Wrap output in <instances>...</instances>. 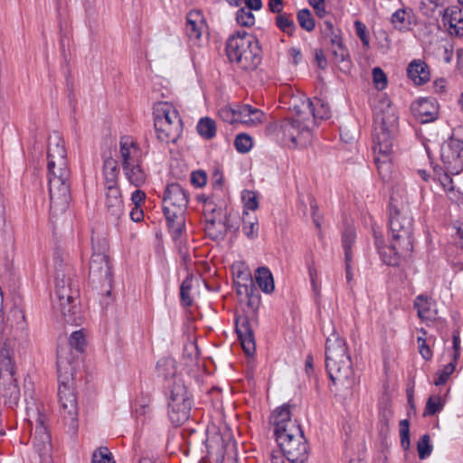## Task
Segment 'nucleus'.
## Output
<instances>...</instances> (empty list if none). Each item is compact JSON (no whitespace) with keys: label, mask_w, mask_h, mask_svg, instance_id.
<instances>
[{"label":"nucleus","mask_w":463,"mask_h":463,"mask_svg":"<svg viewBox=\"0 0 463 463\" xmlns=\"http://www.w3.org/2000/svg\"><path fill=\"white\" fill-rule=\"evenodd\" d=\"M105 205L108 212L116 219H119L124 213V203L118 186L105 188Z\"/></svg>","instance_id":"obj_21"},{"label":"nucleus","mask_w":463,"mask_h":463,"mask_svg":"<svg viewBox=\"0 0 463 463\" xmlns=\"http://www.w3.org/2000/svg\"><path fill=\"white\" fill-rule=\"evenodd\" d=\"M0 387L5 402L10 405L16 404L20 396V390L17 386L16 380L11 378V380L0 381Z\"/></svg>","instance_id":"obj_29"},{"label":"nucleus","mask_w":463,"mask_h":463,"mask_svg":"<svg viewBox=\"0 0 463 463\" xmlns=\"http://www.w3.org/2000/svg\"><path fill=\"white\" fill-rule=\"evenodd\" d=\"M461 16L462 11L458 6L448 7L444 10L442 21L445 25L449 24L452 31Z\"/></svg>","instance_id":"obj_38"},{"label":"nucleus","mask_w":463,"mask_h":463,"mask_svg":"<svg viewBox=\"0 0 463 463\" xmlns=\"http://www.w3.org/2000/svg\"><path fill=\"white\" fill-rule=\"evenodd\" d=\"M298 22L299 25L306 31L311 32L315 28V20L308 9H302L298 12Z\"/></svg>","instance_id":"obj_42"},{"label":"nucleus","mask_w":463,"mask_h":463,"mask_svg":"<svg viewBox=\"0 0 463 463\" xmlns=\"http://www.w3.org/2000/svg\"><path fill=\"white\" fill-rule=\"evenodd\" d=\"M206 24L199 10H192L186 15V34L190 40H199Z\"/></svg>","instance_id":"obj_23"},{"label":"nucleus","mask_w":463,"mask_h":463,"mask_svg":"<svg viewBox=\"0 0 463 463\" xmlns=\"http://www.w3.org/2000/svg\"><path fill=\"white\" fill-rule=\"evenodd\" d=\"M196 128L198 134L205 139H212L216 135L215 121L208 117L201 118Z\"/></svg>","instance_id":"obj_35"},{"label":"nucleus","mask_w":463,"mask_h":463,"mask_svg":"<svg viewBox=\"0 0 463 463\" xmlns=\"http://www.w3.org/2000/svg\"><path fill=\"white\" fill-rule=\"evenodd\" d=\"M92 463H115L107 447H100L92 455Z\"/></svg>","instance_id":"obj_47"},{"label":"nucleus","mask_w":463,"mask_h":463,"mask_svg":"<svg viewBox=\"0 0 463 463\" xmlns=\"http://www.w3.org/2000/svg\"><path fill=\"white\" fill-rule=\"evenodd\" d=\"M407 74L417 85H422L430 80L429 68L420 60H414L409 64Z\"/></svg>","instance_id":"obj_24"},{"label":"nucleus","mask_w":463,"mask_h":463,"mask_svg":"<svg viewBox=\"0 0 463 463\" xmlns=\"http://www.w3.org/2000/svg\"><path fill=\"white\" fill-rule=\"evenodd\" d=\"M439 182L446 191H453L454 190L453 180L448 174H446V173L443 174L439 177Z\"/></svg>","instance_id":"obj_62"},{"label":"nucleus","mask_w":463,"mask_h":463,"mask_svg":"<svg viewBox=\"0 0 463 463\" xmlns=\"http://www.w3.org/2000/svg\"><path fill=\"white\" fill-rule=\"evenodd\" d=\"M14 375V367L9 350L3 348L0 354V381L11 380Z\"/></svg>","instance_id":"obj_33"},{"label":"nucleus","mask_w":463,"mask_h":463,"mask_svg":"<svg viewBox=\"0 0 463 463\" xmlns=\"http://www.w3.org/2000/svg\"><path fill=\"white\" fill-rule=\"evenodd\" d=\"M283 456L289 463H306L308 458L307 440L300 425L289 424L288 432L276 438Z\"/></svg>","instance_id":"obj_9"},{"label":"nucleus","mask_w":463,"mask_h":463,"mask_svg":"<svg viewBox=\"0 0 463 463\" xmlns=\"http://www.w3.org/2000/svg\"><path fill=\"white\" fill-rule=\"evenodd\" d=\"M226 53L231 62L246 71L256 70L261 61L258 39L246 32H238L228 39Z\"/></svg>","instance_id":"obj_6"},{"label":"nucleus","mask_w":463,"mask_h":463,"mask_svg":"<svg viewBox=\"0 0 463 463\" xmlns=\"http://www.w3.org/2000/svg\"><path fill=\"white\" fill-rule=\"evenodd\" d=\"M414 116L421 122L427 123L436 119L438 109L430 99H420L411 105Z\"/></svg>","instance_id":"obj_22"},{"label":"nucleus","mask_w":463,"mask_h":463,"mask_svg":"<svg viewBox=\"0 0 463 463\" xmlns=\"http://www.w3.org/2000/svg\"><path fill=\"white\" fill-rule=\"evenodd\" d=\"M241 199L245 208L243 211V215H248L246 210L255 211L259 208L258 195L255 192L250 190L243 191Z\"/></svg>","instance_id":"obj_39"},{"label":"nucleus","mask_w":463,"mask_h":463,"mask_svg":"<svg viewBox=\"0 0 463 463\" xmlns=\"http://www.w3.org/2000/svg\"><path fill=\"white\" fill-rule=\"evenodd\" d=\"M255 111H260V109L251 107L250 105H242L235 108L236 122H240L245 116H252Z\"/></svg>","instance_id":"obj_53"},{"label":"nucleus","mask_w":463,"mask_h":463,"mask_svg":"<svg viewBox=\"0 0 463 463\" xmlns=\"http://www.w3.org/2000/svg\"><path fill=\"white\" fill-rule=\"evenodd\" d=\"M119 173V168L118 166V162L111 158H106L103 162V175H104V187L108 188L110 186H118V176Z\"/></svg>","instance_id":"obj_27"},{"label":"nucleus","mask_w":463,"mask_h":463,"mask_svg":"<svg viewBox=\"0 0 463 463\" xmlns=\"http://www.w3.org/2000/svg\"><path fill=\"white\" fill-rule=\"evenodd\" d=\"M269 422L274 426V435L276 438L288 432L290 423L298 425L297 421L291 420L288 405H283L275 410L270 416Z\"/></svg>","instance_id":"obj_19"},{"label":"nucleus","mask_w":463,"mask_h":463,"mask_svg":"<svg viewBox=\"0 0 463 463\" xmlns=\"http://www.w3.org/2000/svg\"><path fill=\"white\" fill-rule=\"evenodd\" d=\"M171 368L174 370V362L170 359H162L157 363L156 369L160 374H163L165 378L169 374H174V372L165 373V369Z\"/></svg>","instance_id":"obj_59"},{"label":"nucleus","mask_w":463,"mask_h":463,"mask_svg":"<svg viewBox=\"0 0 463 463\" xmlns=\"http://www.w3.org/2000/svg\"><path fill=\"white\" fill-rule=\"evenodd\" d=\"M154 118L159 119L162 118V121H166L167 123H172L174 121V117L175 118H180V116L177 110L167 102H157L154 106Z\"/></svg>","instance_id":"obj_31"},{"label":"nucleus","mask_w":463,"mask_h":463,"mask_svg":"<svg viewBox=\"0 0 463 463\" xmlns=\"http://www.w3.org/2000/svg\"><path fill=\"white\" fill-rule=\"evenodd\" d=\"M455 363H449L446 364L441 370L437 372L436 379L434 380V384L436 386L443 385L447 383L449 376L453 373L455 371Z\"/></svg>","instance_id":"obj_46"},{"label":"nucleus","mask_w":463,"mask_h":463,"mask_svg":"<svg viewBox=\"0 0 463 463\" xmlns=\"http://www.w3.org/2000/svg\"><path fill=\"white\" fill-rule=\"evenodd\" d=\"M188 195L177 183H172L165 188L163 197V207L187 208Z\"/></svg>","instance_id":"obj_17"},{"label":"nucleus","mask_w":463,"mask_h":463,"mask_svg":"<svg viewBox=\"0 0 463 463\" xmlns=\"http://www.w3.org/2000/svg\"><path fill=\"white\" fill-rule=\"evenodd\" d=\"M234 146L239 152L247 153L252 146V139L245 133L239 134L234 140Z\"/></svg>","instance_id":"obj_50"},{"label":"nucleus","mask_w":463,"mask_h":463,"mask_svg":"<svg viewBox=\"0 0 463 463\" xmlns=\"http://www.w3.org/2000/svg\"><path fill=\"white\" fill-rule=\"evenodd\" d=\"M85 345H86L85 335H84L82 330H79V331L73 332L71 335L69 345H66L64 346H59L58 350H60L61 348H65V347L70 348L71 351V355L73 357V364H75V355H74V352L72 349L74 348L77 352L81 353L84 349ZM59 351H57V353Z\"/></svg>","instance_id":"obj_34"},{"label":"nucleus","mask_w":463,"mask_h":463,"mask_svg":"<svg viewBox=\"0 0 463 463\" xmlns=\"http://www.w3.org/2000/svg\"><path fill=\"white\" fill-rule=\"evenodd\" d=\"M219 116L225 122H228L231 124H233L236 122L235 109H232L229 107L222 108L219 110Z\"/></svg>","instance_id":"obj_55"},{"label":"nucleus","mask_w":463,"mask_h":463,"mask_svg":"<svg viewBox=\"0 0 463 463\" xmlns=\"http://www.w3.org/2000/svg\"><path fill=\"white\" fill-rule=\"evenodd\" d=\"M417 342L419 344V352L423 359L429 361L432 357V352L430 346L426 344V339L423 336H419L417 338Z\"/></svg>","instance_id":"obj_56"},{"label":"nucleus","mask_w":463,"mask_h":463,"mask_svg":"<svg viewBox=\"0 0 463 463\" xmlns=\"http://www.w3.org/2000/svg\"><path fill=\"white\" fill-rule=\"evenodd\" d=\"M34 432L32 437V444L37 453L40 463H52V440L51 435L45 425L46 416L36 409Z\"/></svg>","instance_id":"obj_11"},{"label":"nucleus","mask_w":463,"mask_h":463,"mask_svg":"<svg viewBox=\"0 0 463 463\" xmlns=\"http://www.w3.org/2000/svg\"><path fill=\"white\" fill-rule=\"evenodd\" d=\"M191 395L182 380L175 381L168 395V415L173 424L178 426L190 417Z\"/></svg>","instance_id":"obj_10"},{"label":"nucleus","mask_w":463,"mask_h":463,"mask_svg":"<svg viewBox=\"0 0 463 463\" xmlns=\"http://www.w3.org/2000/svg\"><path fill=\"white\" fill-rule=\"evenodd\" d=\"M119 158L122 168L142 162V153L138 145L130 137H122L119 141Z\"/></svg>","instance_id":"obj_15"},{"label":"nucleus","mask_w":463,"mask_h":463,"mask_svg":"<svg viewBox=\"0 0 463 463\" xmlns=\"http://www.w3.org/2000/svg\"><path fill=\"white\" fill-rule=\"evenodd\" d=\"M11 316L18 319L15 330L14 332V339H19L23 337L25 330V317L24 313L20 309H14L11 312Z\"/></svg>","instance_id":"obj_45"},{"label":"nucleus","mask_w":463,"mask_h":463,"mask_svg":"<svg viewBox=\"0 0 463 463\" xmlns=\"http://www.w3.org/2000/svg\"><path fill=\"white\" fill-rule=\"evenodd\" d=\"M254 113L252 116H245V118H242L240 122L249 126H257L261 123L264 118V113L262 111H255Z\"/></svg>","instance_id":"obj_57"},{"label":"nucleus","mask_w":463,"mask_h":463,"mask_svg":"<svg viewBox=\"0 0 463 463\" xmlns=\"http://www.w3.org/2000/svg\"><path fill=\"white\" fill-rule=\"evenodd\" d=\"M355 232L351 227L346 228L342 235V243L345 250V262L352 260V245L354 243Z\"/></svg>","instance_id":"obj_36"},{"label":"nucleus","mask_w":463,"mask_h":463,"mask_svg":"<svg viewBox=\"0 0 463 463\" xmlns=\"http://www.w3.org/2000/svg\"><path fill=\"white\" fill-rule=\"evenodd\" d=\"M186 208H171L163 207V212L165 216L167 225L173 233V238L176 241L185 225L184 213Z\"/></svg>","instance_id":"obj_20"},{"label":"nucleus","mask_w":463,"mask_h":463,"mask_svg":"<svg viewBox=\"0 0 463 463\" xmlns=\"http://www.w3.org/2000/svg\"><path fill=\"white\" fill-rule=\"evenodd\" d=\"M151 397L148 394L141 393L138 396L134 404L133 411L137 418L145 416L150 411Z\"/></svg>","instance_id":"obj_37"},{"label":"nucleus","mask_w":463,"mask_h":463,"mask_svg":"<svg viewBox=\"0 0 463 463\" xmlns=\"http://www.w3.org/2000/svg\"><path fill=\"white\" fill-rule=\"evenodd\" d=\"M414 307L418 311V316L421 319H429L430 318V306L428 302L427 298L423 296H418L414 301Z\"/></svg>","instance_id":"obj_44"},{"label":"nucleus","mask_w":463,"mask_h":463,"mask_svg":"<svg viewBox=\"0 0 463 463\" xmlns=\"http://www.w3.org/2000/svg\"><path fill=\"white\" fill-rule=\"evenodd\" d=\"M204 230L206 234L213 240H219L224 237V225L222 219H219L218 222H211L210 224H205Z\"/></svg>","instance_id":"obj_41"},{"label":"nucleus","mask_w":463,"mask_h":463,"mask_svg":"<svg viewBox=\"0 0 463 463\" xmlns=\"http://www.w3.org/2000/svg\"><path fill=\"white\" fill-rule=\"evenodd\" d=\"M412 19V11L411 9L402 8L392 14L391 23L395 29L404 31L410 28Z\"/></svg>","instance_id":"obj_32"},{"label":"nucleus","mask_w":463,"mask_h":463,"mask_svg":"<svg viewBox=\"0 0 463 463\" xmlns=\"http://www.w3.org/2000/svg\"><path fill=\"white\" fill-rule=\"evenodd\" d=\"M242 231L248 239L253 240L258 237L259 233V222L257 217L246 220L243 218Z\"/></svg>","instance_id":"obj_43"},{"label":"nucleus","mask_w":463,"mask_h":463,"mask_svg":"<svg viewBox=\"0 0 463 463\" xmlns=\"http://www.w3.org/2000/svg\"><path fill=\"white\" fill-rule=\"evenodd\" d=\"M122 169L125 176L131 184L139 187L145 184L146 175L141 167V163L126 165Z\"/></svg>","instance_id":"obj_28"},{"label":"nucleus","mask_w":463,"mask_h":463,"mask_svg":"<svg viewBox=\"0 0 463 463\" xmlns=\"http://www.w3.org/2000/svg\"><path fill=\"white\" fill-rule=\"evenodd\" d=\"M315 56H316V61H317V66L320 69L325 70L326 68L327 61H326V56L324 54L323 50L322 49H316Z\"/></svg>","instance_id":"obj_61"},{"label":"nucleus","mask_w":463,"mask_h":463,"mask_svg":"<svg viewBox=\"0 0 463 463\" xmlns=\"http://www.w3.org/2000/svg\"><path fill=\"white\" fill-rule=\"evenodd\" d=\"M441 159L451 174H458L463 169V140L451 137L442 147Z\"/></svg>","instance_id":"obj_13"},{"label":"nucleus","mask_w":463,"mask_h":463,"mask_svg":"<svg viewBox=\"0 0 463 463\" xmlns=\"http://www.w3.org/2000/svg\"><path fill=\"white\" fill-rule=\"evenodd\" d=\"M440 407H441L440 397L430 396V397H429V399L426 402L425 411H424L423 415L424 416L434 415L440 410Z\"/></svg>","instance_id":"obj_51"},{"label":"nucleus","mask_w":463,"mask_h":463,"mask_svg":"<svg viewBox=\"0 0 463 463\" xmlns=\"http://www.w3.org/2000/svg\"><path fill=\"white\" fill-rule=\"evenodd\" d=\"M354 27L356 31V34L361 39L364 45L368 46L369 45V37L366 33V26L360 21L354 22Z\"/></svg>","instance_id":"obj_58"},{"label":"nucleus","mask_w":463,"mask_h":463,"mask_svg":"<svg viewBox=\"0 0 463 463\" xmlns=\"http://www.w3.org/2000/svg\"><path fill=\"white\" fill-rule=\"evenodd\" d=\"M430 438L428 434L423 435L417 444V449L419 453V458L420 459H425L428 458L431 451L432 446L430 445Z\"/></svg>","instance_id":"obj_49"},{"label":"nucleus","mask_w":463,"mask_h":463,"mask_svg":"<svg viewBox=\"0 0 463 463\" xmlns=\"http://www.w3.org/2000/svg\"><path fill=\"white\" fill-rule=\"evenodd\" d=\"M236 333L241 341L243 351L251 355L256 350L255 338L249 318L241 317L236 319Z\"/></svg>","instance_id":"obj_16"},{"label":"nucleus","mask_w":463,"mask_h":463,"mask_svg":"<svg viewBox=\"0 0 463 463\" xmlns=\"http://www.w3.org/2000/svg\"><path fill=\"white\" fill-rule=\"evenodd\" d=\"M206 175L203 171H195L191 174V182L196 187H203L206 184Z\"/></svg>","instance_id":"obj_60"},{"label":"nucleus","mask_w":463,"mask_h":463,"mask_svg":"<svg viewBox=\"0 0 463 463\" xmlns=\"http://www.w3.org/2000/svg\"><path fill=\"white\" fill-rule=\"evenodd\" d=\"M255 281L263 292H273L275 288L274 279L270 270L268 268L260 267L256 269Z\"/></svg>","instance_id":"obj_30"},{"label":"nucleus","mask_w":463,"mask_h":463,"mask_svg":"<svg viewBox=\"0 0 463 463\" xmlns=\"http://www.w3.org/2000/svg\"><path fill=\"white\" fill-rule=\"evenodd\" d=\"M190 290H191V283L188 279H186L182 283L181 288H180V296H181L182 302L186 307L192 305Z\"/></svg>","instance_id":"obj_54"},{"label":"nucleus","mask_w":463,"mask_h":463,"mask_svg":"<svg viewBox=\"0 0 463 463\" xmlns=\"http://www.w3.org/2000/svg\"><path fill=\"white\" fill-rule=\"evenodd\" d=\"M146 194L141 190H136L131 196L132 203L135 206L140 207V204L144 202Z\"/></svg>","instance_id":"obj_64"},{"label":"nucleus","mask_w":463,"mask_h":463,"mask_svg":"<svg viewBox=\"0 0 463 463\" xmlns=\"http://www.w3.org/2000/svg\"><path fill=\"white\" fill-rule=\"evenodd\" d=\"M93 253L90 262L89 279L91 283H99L107 288L105 294L110 295L112 288V271L107 251L109 244L106 239H92Z\"/></svg>","instance_id":"obj_8"},{"label":"nucleus","mask_w":463,"mask_h":463,"mask_svg":"<svg viewBox=\"0 0 463 463\" xmlns=\"http://www.w3.org/2000/svg\"><path fill=\"white\" fill-rule=\"evenodd\" d=\"M276 24L282 32L289 35H292L296 29L293 20L288 14H279L276 17Z\"/></svg>","instance_id":"obj_40"},{"label":"nucleus","mask_w":463,"mask_h":463,"mask_svg":"<svg viewBox=\"0 0 463 463\" xmlns=\"http://www.w3.org/2000/svg\"><path fill=\"white\" fill-rule=\"evenodd\" d=\"M307 117L312 119V123L316 118L327 119L331 117V109L326 102L321 99H316L315 101L310 99L307 102Z\"/></svg>","instance_id":"obj_26"},{"label":"nucleus","mask_w":463,"mask_h":463,"mask_svg":"<svg viewBox=\"0 0 463 463\" xmlns=\"http://www.w3.org/2000/svg\"><path fill=\"white\" fill-rule=\"evenodd\" d=\"M185 353L191 359H197L200 355L198 346L195 343H190L185 346Z\"/></svg>","instance_id":"obj_63"},{"label":"nucleus","mask_w":463,"mask_h":463,"mask_svg":"<svg viewBox=\"0 0 463 463\" xmlns=\"http://www.w3.org/2000/svg\"><path fill=\"white\" fill-rule=\"evenodd\" d=\"M374 162L379 175L383 182H388L392 175V153L374 154Z\"/></svg>","instance_id":"obj_25"},{"label":"nucleus","mask_w":463,"mask_h":463,"mask_svg":"<svg viewBox=\"0 0 463 463\" xmlns=\"http://www.w3.org/2000/svg\"><path fill=\"white\" fill-rule=\"evenodd\" d=\"M55 294L58 298L57 308L64 318V322L71 325H78L80 317L78 315L77 307L74 304L79 297L78 287L73 286L72 279L62 269H56Z\"/></svg>","instance_id":"obj_7"},{"label":"nucleus","mask_w":463,"mask_h":463,"mask_svg":"<svg viewBox=\"0 0 463 463\" xmlns=\"http://www.w3.org/2000/svg\"><path fill=\"white\" fill-rule=\"evenodd\" d=\"M326 368L335 392L352 388L354 383L353 363L345 341L334 327L326 343Z\"/></svg>","instance_id":"obj_3"},{"label":"nucleus","mask_w":463,"mask_h":463,"mask_svg":"<svg viewBox=\"0 0 463 463\" xmlns=\"http://www.w3.org/2000/svg\"><path fill=\"white\" fill-rule=\"evenodd\" d=\"M398 129V116L391 102L383 99L374 114L373 153H393L394 137Z\"/></svg>","instance_id":"obj_5"},{"label":"nucleus","mask_w":463,"mask_h":463,"mask_svg":"<svg viewBox=\"0 0 463 463\" xmlns=\"http://www.w3.org/2000/svg\"><path fill=\"white\" fill-rule=\"evenodd\" d=\"M48 176L51 218H57L66 212L71 199V172L62 137L57 132L49 137Z\"/></svg>","instance_id":"obj_2"},{"label":"nucleus","mask_w":463,"mask_h":463,"mask_svg":"<svg viewBox=\"0 0 463 463\" xmlns=\"http://www.w3.org/2000/svg\"><path fill=\"white\" fill-rule=\"evenodd\" d=\"M311 125L312 119L302 117L301 113H298L292 119L285 120L280 126L283 142L288 146L296 147L303 136H309Z\"/></svg>","instance_id":"obj_12"},{"label":"nucleus","mask_w":463,"mask_h":463,"mask_svg":"<svg viewBox=\"0 0 463 463\" xmlns=\"http://www.w3.org/2000/svg\"><path fill=\"white\" fill-rule=\"evenodd\" d=\"M57 373L59 380L58 396L61 408V416L65 424L75 430L78 427V402L74 391L73 357L70 348H61L57 356Z\"/></svg>","instance_id":"obj_4"},{"label":"nucleus","mask_w":463,"mask_h":463,"mask_svg":"<svg viewBox=\"0 0 463 463\" xmlns=\"http://www.w3.org/2000/svg\"><path fill=\"white\" fill-rule=\"evenodd\" d=\"M373 83L378 90H383L387 86L386 74L381 68L375 67L373 69Z\"/></svg>","instance_id":"obj_52"},{"label":"nucleus","mask_w":463,"mask_h":463,"mask_svg":"<svg viewBox=\"0 0 463 463\" xmlns=\"http://www.w3.org/2000/svg\"><path fill=\"white\" fill-rule=\"evenodd\" d=\"M154 126L157 139L165 144L176 142L183 130L181 118H175V117L172 123L162 121V118L159 119L154 118Z\"/></svg>","instance_id":"obj_14"},{"label":"nucleus","mask_w":463,"mask_h":463,"mask_svg":"<svg viewBox=\"0 0 463 463\" xmlns=\"http://www.w3.org/2000/svg\"><path fill=\"white\" fill-rule=\"evenodd\" d=\"M375 246L383 261L389 266H398L409 258L413 250V218L402 196L393 193L390 202L389 244L383 235L374 231Z\"/></svg>","instance_id":"obj_1"},{"label":"nucleus","mask_w":463,"mask_h":463,"mask_svg":"<svg viewBox=\"0 0 463 463\" xmlns=\"http://www.w3.org/2000/svg\"><path fill=\"white\" fill-rule=\"evenodd\" d=\"M331 59L332 61L343 72H348L352 67L347 49L343 45L341 38L335 35L331 38Z\"/></svg>","instance_id":"obj_18"},{"label":"nucleus","mask_w":463,"mask_h":463,"mask_svg":"<svg viewBox=\"0 0 463 463\" xmlns=\"http://www.w3.org/2000/svg\"><path fill=\"white\" fill-rule=\"evenodd\" d=\"M236 21L237 23L245 27L252 26L255 23V17L253 14L251 13V10L245 8H241L238 10L236 14Z\"/></svg>","instance_id":"obj_48"}]
</instances>
